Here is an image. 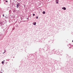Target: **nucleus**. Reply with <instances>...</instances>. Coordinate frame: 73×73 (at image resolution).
I'll return each mask as SVG.
<instances>
[{
    "instance_id": "nucleus-1",
    "label": "nucleus",
    "mask_w": 73,
    "mask_h": 73,
    "mask_svg": "<svg viewBox=\"0 0 73 73\" xmlns=\"http://www.w3.org/2000/svg\"><path fill=\"white\" fill-rule=\"evenodd\" d=\"M19 7H20V3H17V8H19Z\"/></svg>"
},
{
    "instance_id": "nucleus-2",
    "label": "nucleus",
    "mask_w": 73,
    "mask_h": 73,
    "mask_svg": "<svg viewBox=\"0 0 73 73\" xmlns=\"http://www.w3.org/2000/svg\"><path fill=\"white\" fill-rule=\"evenodd\" d=\"M56 4H58V0H56Z\"/></svg>"
},
{
    "instance_id": "nucleus-3",
    "label": "nucleus",
    "mask_w": 73,
    "mask_h": 73,
    "mask_svg": "<svg viewBox=\"0 0 73 73\" xmlns=\"http://www.w3.org/2000/svg\"><path fill=\"white\" fill-rule=\"evenodd\" d=\"M62 9H63L64 10H66V8L65 7L62 8Z\"/></svg>"
},
{
    "instance_id": "nucleus-4",
    "label": "nucleus",
    "mask_w": 73,
    "mask_h": 73,
    "mask_svg": "<svg viewBox=\"0 0 73 73\" xmlns=\"http://www.w3.org/2000/svg\"><path fill=\"white\" fill-rule=\"evenodd\" d=\"M42 13H43V14H45V12L44 11H43V12H42Z\"/></svg>"
},
{
    "instance_id": "nucleus-5",
    "label": "nucleus",
    "mask_w": 73,
    "mask_h": 73,
    "mask_svg": "<svg viewBox=\"0 0 73 73\" xmlns=\"http://www.w3.org/2000/svg\"><path fill=\"white\" fill-rule=\"evenodd\" d=\"M33 25H36V22H35V23H33Z\"/></svg>"
},
{
    "instance_id": "nucleus-6",
    "label": "nucleus",
    "mask_w": 73,
    "mask_h": 73,
    "mask_svg": "<svg viewBox=\"0 0 73 73\" xmlns=\"http://www.w3.org/2000/svg\"><path fill=\"white\" fill-rule=\"evenodd\" d=\"M2 64H4V62L2 61Z\"/></svg>"
},
{
    "instance_id": "nucleus-7",
    "label": "nucleus",
    "mask_w": 73,
    "mask_h": 73,
    "mask_svg": "<svg viewBox=\"0 0 73 73\" xmlns=\"http://www.w3.org/2000/svg\"><path fill=\"white\" fill-rule=\"evenodd\" d=\"M33 16H35V14H33Z\"/></svg>"
},
{
    "instance_id": "nucleus-8",
    "label": "nucleus",
    "mask_w": 73,
    "mask_h": 73,
    "mask_svg": "<svg viewBox=\"0 0 73 73\" xmlns=\"http://www.w3.org/2000/svg\"><path fill=\"white\" fill-rule=\"evenodd\" d=\"M36 18L37 19H38V17H36Z\"/></svg>"
},
{
    "instance_id": "nucleus-9",
    "label": "nucleus",
    "mask_w": 73,
    "mask_h": 73,
    "mask_svg": "<svg viewBox=\"0 0 73 73\" xmlns=\"http://www.w3.org/2000/svg\"><path fill=\"white\" fill-rule=\"evenodd\" d=\"M6 2L7 3V2H8V1H6Z\"/></svg>"
},
{
    "instance_id": "nucleus-10",
    "label": "nucleus",
    "mask_w": 73,
    "mask_h": 73,
    "mask_svg": "<svg viewBox=\"0 0 73 73\" xmlns=\"http://www.w3.org/2000/svg\"><path fill=\"white\" fill-rule=\"evenodd\" d=\"M4 17V15H3V17Z\"/></svg>"
},
{
    "instance_id": "nucleus-11",
    "label": "nucleus",
    "mask_w": 73,
    "mask_h": 73,
    "mask_svg": "<svg viewBox=\"0 0 73 73\" xmlns=\"http://www.w3.org/2000/svg\"><path fill=\"white\" fill-rule=\"evenodd\" d=\"M72 42H73V40H72Z\"/></svg>"
},
{
    "instance_id": "nucleus-12",
    "label": "nucleus",
    "mask_w": 73,
    "mask_h": 73,
    "mask_svg": "<svg viewBox=\"0 0 73 73\" xmlns=\"http://www.w3.org/2000/svg\"><path fill=\"white\" fill-rule=\"evenodd\" d=\"M4 61H5L4 60Z\"/></svg>"
}]
</instances>
